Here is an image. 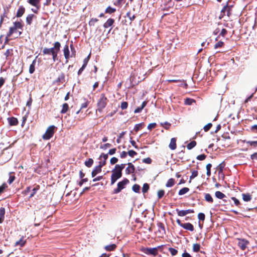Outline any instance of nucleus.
<instances>
[{
	"instance_id": "e2e57ef3",
	"label": "nucleus",
	"mask_w": 257,
	"mask_h": 257,
	"mask_svg": "<svg viewBox=\"0 0 257 257\" xmlns=\"http://www.w3.org/2000/svg\"><path fill=\"white\" fill-rule=\"evenodd\" d=\"M127 107V103L126 102H122L121 104V108L122 109H125Z\"/></svg>"
},
{
	"instance_id": "8fccbe9b",
	"label": "nucleus",
	"mask_w": 257,
	"mask_h": 257,
	"mask_svg": "<svg viewBox=\"0 0 257 257\" xmlns=\"http://www.w3.org/2000/svg\"><path fill=\"white\" fill-rule=\"evenodd\" d=\"M164 193H165V192H164V190H159L158 192V198L159 199L162 198L164 196Z\"/></svg>"
},
{
	"instance_id": "bb28decb",
	"label": "nucleus",
	"mask_w": 257,
	"mask_h": 257,
	"mask_svg": "<svg viewBox=\"0 0 257 257\" xmlns=\"http://www.w3.org/2000/svg\"><path fill=\"white\" fill-rule=\"evenodd\" d=\"M201 246L198 243H194L193 245V251L194 252H198L200 250Z\"/></svg>"
},
{
	"instance_id": "2f4dec72",
	"label": "nucleus",
	"mask_w": 257,
	"mask_h": 257,
	"mask_svg": "<svg viewBox=\"0 0 257 257\" xmlns=\"http://www.w3.org/2000/svg\"><path fill=\"white\" fill-rule=\"evenodd\" d=\"M196 145V143L195 141H192L187 145V148L188 150H191Z\"/></svg>"
},
{
	"instance_id": "de8ad7c7",
	"label": "nucleus",
	"mask_w": 257,
	"mask_h": 257,
	"mask_svg": "<svg viewBox=\"0 0 257 257\" xmlns=\"http://www.w3.org/2000/svg\"><path fill=\"white\" fill-rule=\"evenodd\" d=\"M194 102V100L193 99H190V98H187L185 100V103L186 104H187V105H191L192 104V103Z\"/></svg>"
},
{
	"instance_id": "9d476101",
	"label": "nucleus",
	"mask_w": 257,
	"mask_h": 257,
	"mask_svg": "<svg viewBox=\"0 0 257 257\" xmlns=\"http://www.w3.org/2000/svg\"><path fill=\"white\" fill-rule=\"evenodd\" d=\"M169 148L172 150H174L176 148V139L175 138H172L170 144L169 145Z\"/></svg>"
},
{
	"instance_id": "ddd939ff",
	"label": "nucleus",
	"mask_w": 257,
	"mask_h": 257,
	"mask_svg": "<svg viewBox=\"0 0 257 257\" xmlns=\"http://www.w3.org/2000/svg\"><path fill=\"white\" fill-rule=\"evenodd\" d=\"M25 11V8L23 6H21L19 7L17 13V17H21L24 14Z\"/></svg>"
},
{
	"instance_id": "f3484780",
	"label": "nucleus",
	"mask_w": 257,
	"mask_h": 257,
	"mask_svg": "<svg viewBox=\"0 0 257 257\" xmlns=\"http://www.w3.org/2000/svg\"><path fill=\"white\" fill-rule=\"evenodd\" d=\"M5 214V209L3 207L0 208V223H2L4 219Z\"/></svg>"
},
{
	"instance_id": "f8f14e48",
	"label": "nucleus",
	"mask_w": 257,
	"mask_h": 257,
	"mask_svg": "<svg viewBox=\"0 0 257 257\" xmlns=\"http://www.w3.org/2000/svg\"><path fill=\"white\" fill-rule=\"evenodd\" d=\"M64 55L65 59H66V62H68V59L69 58V50L68 45H65L64 48Z\"/></svg>"
},
{
	"instance_id": "a18cd8bd",
	"label": "nucleus",
	"mask_w": 257,
	"mask_h": 257,
	"mask_svg": "<svg viewBox=\"0 0 257 257\" xmlns=\"http://www.w3.org/2000/svg\"><path fill=\"white\" fill-rule=\"evenodd\" d=\"M126 16L129 18L131 22H132L136 18L135 15L131 16L130 12H127Z\"/></svg>"
},
{
	"instance_id": "5701e85b",
	"label": "nucleus",
	"mask_w": 257,
	"mask_h": 257,
	"mask_svg": "<svg viewBox=\"0 0 257 257\" xmlns=\"http://www.w3.org/2000/svg\"><path fill=\"white\" fill-rule=\"evenodd\" d=\"M116 246L115 244H112L106 245L104 248L107 251H112L116 248Z\"/></svg>"
},
{
	"instance_id": "a19ab883",
	"label": "nucleus",
	"mask_w": 257,
	"mask_h": 257,
	"mask_svg": "<svg viewBox=\"0 0 257 257\" xmlns=\"http://www.w3.org/2000/svg\"><path fill=\"white\" fill-rule=\"evenodd\" d=\"M16 29L14 27H12L10 28L9 32L8 34V36L10 37L12 35L15 31H16Z\"/></svg>"
},
{
	"instance_id": "a878e982",
	"label": "nucleus",
	"mask_w": 257,
	"mask_h": 257,
	"mask_svg": "<svg viewBox=\"0 0 257 257\" xmlns=\"http://www.w3.org/2000/svg\"><path fill=\"white\" fill-rule=\"evenodd\" d=\"M215 195L216 198L220 199H223L225 196V195L220 191H216L215 193Z\"/></svg>"
},
{
	"instance_id": "0eeeda50",
	"label": "nucleus",
	"mask_w": 257,
	"mask_h": 257,
	"mask_svg": "<svg viewBox=\"0 0 257 257\" xmlns=\"http://www.w3.org/2000/svg\"><path fill=\"white\" fill-rule=\"evenodd\" d=\"M178 215L180 216H184L188 214L194 212V211L191 209H188L186 210H179L178 209H176Z\"/></svg>"
},
{
	"instance_id": "338daca9",
	"label": "nucleus",
	"mask_w": 257,
	"mask_h": 257,
	"mask_svg": "<svg viewBox=\"0 0 257 257\" xmlns=\"http://www.w3.org/2000/svg\"><path fill=\"white\" fill-rule=\"evenodd\" d=\"M231 199L233 201L234 204L236 206H238L239 204V200L237 199H236V198L233 197H231Z\"/></svg>"
},
{
	"instance_id": "f257e3e1",
	"label": "nucleus",
	"mask_w": 257,
	"mask_h": 257,
	"mask_svg": "<svg viewBox=\"0 0 257 257\" xmlns=\"http://www.w3.org/2000/svg\"><path fill=\"white\" fill-rule=\"evenodd\" d=\"M107 103V98L104 94H101L100 97L97 102V110L101 112L102 110L105 107Z\"/></svg>"
},
{
	"instance_id": "09e8293b",
	"label": "nucleus",
	"mask_w": 257,
	"mask_h": 257,
	"mask_svg": "<svg viewBox=\"0 0 257 257\" xmlns=\"http://www.w3.org/2000/svg\"><path fill=\"white\" fill-rule=\"evenodd\" d=\"M7 187V185L6 184V183H4L1 186H0V194H2L4 190Z\"/></svg>"
},
{
	"instance_id": "1a4fd4ad",
	"label": "nucleus",
	"mask_w": 257,
	"mask_h": 257,
	"mask_svg": "<svg viewBox=\"0 0 257 257\" xmlns=\"http://www.w3.org/2000/svg\"><path fill=\"white\" fill-rule=\"evenodd\" d=\"M135 171V167L131 163H128V167L125 169L126 173L127 174H132Z\"/></svg>"
},
{
	"instance_id": "412c9836",
	"label": "nucleus",
	"mask_w": 257,
	"mask_h": 257,
	"mask_svg": "<svg viewBox=\"0 0 257 257\" xmlns=\"http://www.w3.org/2000/svg\"><path fill=\"white\" fill-rule=\"evenodd\" d=\"M35 64H36V60H34L33 62H32V63L30 65V67H29V73L30 74H32L34 73V72L35 71Z\"/></svg>"
},
{
	"instance_id": "4be33fe9",
	"label": "nucleus",
	"mask_w": 257,
	"mask_h": 257,
	"mask_svg": "<svg viewBox=\"0 0 257 257\" xmlns=\"http://www.w3.org/2000/svg\"><path fill=\"white\" fill-rule=\"evenodd\" d=\"M242 196L243 200L246 202L249 201L251 199V195L249 194H242Z\"/></svg>"
},
{
	"instance_id": "603ef678",
	"label": "nucleus",
	"mask_w": 257,
	"mask_h": 257,
	"mask_svg": "<svg viewBox=\"0 0 257 257\" xmlns=\"http://www.w3.org/2000/svg\"><path fill=\"white\" fill-rule=\"evenodd\" d=\"M143 162L146 164H151L152 162V160L150 158H145L143 160Z\"/></svg>"
},
{
	"instance_id": "393cba45",
	"label": "nucleus",
	"mask_w": 257,
	"mask_h": 257,
	"mask_svg": "<svg viewBox=\"0 0 257 257\" xmlns=\"http://www.w3.org/2000/svg\"><path fill=\"white\" fill-rule=\"evenodd\" d=\"M108 158V155L105 154H102L99 158V159L100 160L99 162H105V164L106 163V160H107Z\"/></svg>"
},
{
	"instance_id": "dca6fc26",
	"label": "nucleus",
	"mask_w": 257,
	"mask_h": 257,
	"mask_svg": "<svg viewBox=\"0 0 257 257\" xmlns=\"http://www.w3.org/2000/svg\"><path fill=\"white\" fill-rule=\"evenodd\" d=\"M147 102L146 101H144L142 104H141V106L140 107H137L134 111V112L136 113L140 112L145 107L146 105Z\"/></svg>"
},
{
	"instance_id": "052dcab7",
	"label": "nucleus",
	"mask_w": 257,
	"mask_h": 257,
	"mask_svg": "<svg viewBox=\"0 0 257 257\" xmlns=\"http://www.w3.org/2000/svg\"><path fill=\"white\" fill-rule=\"evenodd\" d=\"M228 8L227 7V6H225L224 7L223 9L221 11V13H225V11H227V16H229V10H228Z\"/></svg>"
},
{
	"instance_id": "20e7f679",
	"label": "nucleus",
	"mask_w": 257,
	"mask_h": 257,
	"mask_svg": "<svg viewBox=\"0 0 257 257\" xmlns=\"http://www.w3.org/2000/svg\"><path fill=\"white\" fill-rule=\"evenodd\" d=\"M112 173L111 176V185H113L116 181L120 178L122 176V173L118 172L114 169L112 171Z\"/></svg>"
},
{
	"instance_id": "cd10ccee",
	"label": "nucleus",
	"mask_w": 257,
	"mask_h": 257,
	"mask_svg": "<svg viewBox=\"0 0 257 257\" xmlns=\"http://www.w3.org/2000/svg\"><path fill=\"white\" fill-rule=\"evenodd\" d=\"M25 242L26 241L21 238L19 241H17L15 242V246H20V247H22L25 244Z\"/></svg>"
},
{
	"instance_id": "37998d69",
	"label": "nucleus",
	"mask_w": 257,
	"mask_h": 257,
	"mask_svg": "<svg viewBox=\"0 0 257 257\" xmlns=\"http://www.w3.org/2000/svg\"><path fill=\"white\" fill-rule=\"evenodd\" d=\"M225 167V163L224 162L220 163L217 167L218 169L219 170V172H222L223 169Z\"/></svg>"
},
{
	"instance_id": "6e6d98bb",
	"label": "nucleus",
	"mask_w": 257,
	"mask_h": 257,
	"mask_svg": "<svg viewBox=\"0 0 257 257\" xmlns=\"http://www.w3.org/2000/svg\"><path fill=\"white\" fill-rule=\"evenodd\" d=\"M198 217L199 220H204L205 219V215L203 213H199L198 215Z\"/></svg>"
},
{
	"instance_id": "3c124183",
	"label": "nucleus",
	"mask_w": 257,
	"mask_h": 257,
	"mask_svg": "<svg viewBox=\"0 0 257 257\" xmlns=\"http://www.w3.org/2000/svg\"><path fill=\"white\" fill-rule=\"evenodd\" d=\"M34 8H32L31 9L32 11L34 13H38V10L40 8V5L39 4V5H37V6H34Z\"/></svg>"
},
{
	"instance_id": "e433bc0d",
	"label": "nucleus",
	"mask_w": 257,
	"mask_h": 257,
	"mask_svg": "<svg viewBox=\"0 0 257 257\" xmlns=\"http://www.w3.org/2000/svg\"><path fill=\"white\" fill-rule=\"evenodd\" d=\"M133 190L136 193H139L140 190V186L138 184H135L132 187Z\"/></svg>"
},
{
	"instance_id": "ea45409f",
	"label": "nucleus",
	"mask_w": 257,
	"mask_h": 257,
	"mask_svg": "<svg viewBox=\"0 0 257 257\" xmlns=\"http://www.w3.org/2000/svg\"><path fill=\"white\" fill-rule=\"evenodd\" d=\"M198 175V172L197 171L194 170L192 172V174L190 177V182L191 180L197 177Z\"/></svg>"
},
{
	"instance_id": "7ed1b4c3",
	"label": "nucleus",
	"mask_w": 257,
	"mask_h": 257,
	"mask_svg": "<svg viewBox=\"0 0 257 257\" xmlns=\"http://www.w3.org/2000/svg\"><path fill=\"white\" fill-rule=\"evenodd\" d=\"M55 128V126L54 125H51L49 126L45 134L43 136V138L44 140H49L53 136L54 133V130Z\"/></svg>"
},
{
	"instance_id": "13d9d810",
	"label": "nucleus",
	"mask_w": 257,
	"mask_h": 257,
	"mask_svg": "<svg viewBox=\"0 0 257 257\" xmlns=\"http://www.w3.org/2000/svg\"><path fill=\"white\" fill-rule=\"evenodd\" d=\"M43 53L45 55H46V54H48V55L51 54V53L50 52V51L49 49V48H45L43 49Z\"/></svg>"
},
{
	"instance_id": "2eb2a0df",
	"label": "nucleus",
	"mask_w": 257,
	"mask_h": 257,
	"mask_svg": "<svg viewBox=\"0 0 257 257\" xmlns=\"http://www.w3.org/2000/svg\"><path fill=\"white\" fill-rule=\"evenodd\" d=\"M146 253L147 254L156 255L157 253V249L156 248H147Z\"/></svg>"
},
{
	"instance_id": "864d4df0",
	"label": "nucleus",
	"mask_w": 257,
	"mask_h": 257,
	"mask_svg": "<svg viewBox=\"0 0 257 257\" xmlns=\"http://www.w3.org/2000/svg\"><path fill=\"white\" fill-rule=\"evenodd\" d=\"M156 123H150L148 125V130H151L152 129L155 128L156 126Z\"/></svg>"
},
{
	"instance_id": "9b49d317",
	"label": "nucleus",
	"mask_w": 257,
	"mask_h": 257,
	"mask_svg": "<svg viewBox=\"0 0 257 257\" xmlns=\"http://www.w3.org/2000/svg\"><path fill=\"white\" fill-rule=\"evenodd\" d=\"M182 227L191 231H193L194 230L193 225L190 223H184Z\"/></svg>"
},
{
	"instance_id": "7c9ffc66",
	"label": "nucleus",
	"mask_w": 257,
	"mask_h": 257,
	"mask_svg": "<svg viewBox=\"0 0 257 257\" xmlns=\"http://www.w3.org/2000/svg\"><path fill=\"white\" fill-rule=\"evenodd\" d=\"M68 105L67 103H64L62 105V110H61V112L62 113H65L67 112V111L68 110Z\"/></svg>"
},
{
	"instance_id": "bf43d9fd",
	"label": "nucleus",
	"mask_w": 257,
	"mask_h": 257,
	"mask_svg": "<svg viewBox=\"0 0 257 257\" xmlns=\"http://www.w3.org/2000/svg\"><path fill=\"white\" fill-rule=\"evenodd\" d=\"M246 143L249 144L251 146L255 147L257 145V141H247V142H246Z\"/></svg>"
},
{
	"instance_id": "58836bf2",
	"label": "nucleus",
	"mask_w": 257,
	"mask_h": 257,
	"mask_svg": "<svg viewBox=\"0 0 257 257\" xmlns=\"http://www.w3.org/2000/svg\"><path fill=\"white\" fill-rule=\"evenodd\" d=\"M149 189V185L147 183H145L143 186L142 192L144 193H145L146 192H147L148 191Z\"/></svg>"
},
{
	"instance_id": "6e6552de",
	"label": "nucleus",
	"mask_w": 257,
	"mask_h": 257,
	"mask_svg": "<svg viewBox=\"0 0 257 257\" xmlns=\"http://www.w3.org/2000/svg\"><path fill=\"white\" fill-rule=\"evenodd\" d=\"M61 45L59 42H56L54 43V46L53 48H49L50 51V52L52 54L54 52H58L60 50Z\"/></svg>"
},
{
	"instance_id": "0e129e2a",
	"label": "nucleus",
	"mask_w": 257,
	"mask_h": 257,
	"mask_svg": "<svg viewBox=\"0 0 257 257\" xmlns=\"http://www.w3.org/2000/svg\"><path fill=\"white\" fill-rule=\"evenodd\" d=\"M142 125V123L136 124L134 128L135 131L136 132L138 131L140 129Z\"/></svg>"
},
{
	"instance_id": "49530a36",
	"label": "nucleus",
	"mask_w": 257,
	"mask_h": 257,
	"mask_svg": "<svg viewBox=\"0 0 257 257\" xmlns=\"http://www.w3.org/2000/svg\"><path fill=\"white\" fill-rule=\"evenodd\" d=\"M224 44V43L222 41H219L214 45V48L217 49L218 48L222 47Z\"/></svg>"
},
{
	"instance_id": "79ce46f5",
	"label": "nucleus",
	"mask_w": 257,
	"mask_h": 257,
	"mask_svg": "<svg viewBox=\"0 0 257 257\" xmlns=\"http://www.w3.org/2000/svg\"><path fill=\"white\" fill-rule=\"evenodd\" d=\"M169 250L172 255H175L178 252L177 250H176V249H175L174 248H172V247H170L169 248Z\"/></svg>"
},
{
	"instance_id": "c03bdc74",
	"label": "nucleus",
	"mask_w": 257,
	"mask_h": 257,
	"mask_svg": "<svg viewBox=\"0 0 257 257\" xmlns=\"http://www.w3.org/2000/svg\"><path fill=\"white\" fill-rule=\"evenodd\" d=\"M212 125V124L211 123H209L205 125L203 127L204 131L207 132L208 131H209L210 128L211 127Z\"/></svg>"
},
{
	"instance_id": "39448f33",
	"label": "nucleus",
	"mask_w": 257,
	"mask_h": 257,
	"mask_svg": "<svg viewBox=\"0 0 257 257\" xmlns=\"http://www.w3.org/2000/svg\"><path fill=\"white\" fill-rule=\"evenodd\" d=\"M105 165V162H99V165L96 166L93 170L92 171V177H95L97 174L100 173L101 171V168Z\"/></svg>"
},
{
	"instance_id": "6ab92c4d",
	"label": "nucleus",
	"mask_w": 257,
	"mask_h": 257,
	"mask_svg": "<svg viewBox=\"0 0 257 257\" xmlns=\"http://www.w3.org/2000/svg\"><path fill=\"white\" fill-rule=\"evenodd\" d=\"M124 167H125L124 164H122L121 165H116L115 166L114 170H115L116 171H117L118 172L122 173L121 172L122 170L123 169Z\"/></svg>"
},
{
	"instance_id": "f03ea898",
	"label": "nucleus",
	"mask_w": 257,
	"mask_h": 257,
	"mask_svg": "<svg viewBox=\"0 0 257 257\" xmlns=\"http://www.w3.org/2000/svg\"><path fill=\"white\" fill-rule=\"evenodd\" d=\"M129 181L127 179H124L122 181L119 182L117 184V187L113 190V193L117 194L121 191L122 189L124 188L125 186L128 183Z\"/></svg>"
},
{
	"instance_id": "5fc2aeb1",
	"label": "nucleus",
	"mask_w": 257,
	"mask_h": 257,
	"mask_svg": "<svg viewBox=\"0 0 257 257\" xmlns=\"http://www.w3.org/2000/svg\"><path fill=\"white\" fill-rule=\"evenodd\" d=\"M128 155L132 157H133L134 156L136 155L137 153L133 151V150H130L127 153Z\"/></svg>"
},
{
	"instance_id": "4468645a",
	"label": "nucleus",
	"mask_w": 257,
	"mask_h": 257,
	"mask_svg": "<svg viewBox=\"0 0 257 257\" xmlns=\"http://www.w3.org/2000/svg\"><path fill=\"white\" fill-rule=\"evenodd\" d=\"M114 23V20L112 19H109L107 20V21L104 24V27L105 28H107L112 25Z\"/></svg>"
},
{
	"instance_id": "774afa93",
	"label": "nucleus",
	"mask_w": 257,
	"mask_h": 257,
	"mask_svg": "<svg viewBox=\"0 0 257 257\" xmlns=\"http://www.w3.org/2000/svg\"><path fill=\"white\" fill-rule=\"evenodd\" d=\"M182 257H192L191 255L188 252H185L182 254Z\"/></svg>"
},
{
	"instance_id": "423d86ee",
	"label": "nucleus",
	"mask_w": 257,
	"mask_h": 257,
	"mask_svg": "<svg viewBox=\"0 0 257 257\" xmlns=\"http://www.w3.org/2000/svg\"><path fill=\"white\" fill-rule=\"evenodd\" d=\"M237 240H238V242H237L238 245L242 250H244L246 248V247H247V245H248V244L249 243L248 241L245 239L238 238Z\"/></svg>"
},
{
	"instance_id": "f704fd0d",
	"label": "nucleus",
	"mask_w": 257,
	"mask_h": 257,
	"mask_svg": "<svg viewBox=\"0 0 257 257\" xmlns=\"http://www.w3.org/2000/svg\"><path fill=\"white\" fill-rule=\"evenodd\" d=\"M116 11L115 9L112 8L110 7H108L105 10V13L108 14H112Z\"/></svg>"
},
{
	"instance_id": "680f3d73",
	"label": "nucleus",
	"mask_w": 257,
	"mask_h": 257,
	"mask_svg": "<svg viewBox=\"0 0 257 257\" xmlns=\"http://www.w3.org/2000/svg\"><path fill=\"white\" fill-rule=\"evenodd\" d=\"M118 161V159L115 157H113L110 159V162L111 164H114Z\"/></svg>"
},
{
	"instance_id": "a211bd4d",
	"label": "nucleus",
	"mask_w": 257,
	"mask_h": 257,
	"mask_svg": "<svg viewBox=\"0 0 257 257\" xmlns=\"http://www.w3.org/2000/svg\"><path fill=\"white\" fill-rule=\"evenodd\" d=\"M35 17V15L33 14L29 15L26 18V22L27 23L30 25L32 24L33 18Z\"/></svg>"
},
{
	"instance_id": "c9c22d12",
	"label": "nucleus",
	"mask_w": 257,
	"mask_h": 257,
	"mask_svg": "<svg viewBox=\"0 0 257 257\" xmlns=\"http://www.w3.org/2000/svg\"><path fill=\"white\" fill-rule=\"evenodd\" d=\"M93 163V160L92 159H89L87 161H85V165L87 167H90Z\"/></svg>"
},
{
	"instance_id": "aec40b11",
	"label": "nucleus",
	"mask_w": 257,
	"mask_h": 257,
	"mask_svg": "<svg viewBox=\"0 0 257 257\" xmlns=\"http://www.w3.org/2000/svg\"><path fill=\"white\" fill-rule=\"evenodd\" d=\"M205 200L209 202V203H212L213 201V199L212 197V196H211V195L209 193H206L205 194Z\"/></svg>"
},
{
	"instance_id": "4c0bfd02",
	"label": "nucleus",
	"mask_w": 257,
	"mask_h": 257,
	"mask_svg": "<svg viewBox=\"0 0 257 257\" xmlns=\"http://www.w3.org/2000/svg\"><path fill=\"white\" fill-rule=\"evenodd\" d=\"M211 164H208L206 165V170H207V173L206 174L208 176H210L211 175Z\"/></svg>"
},
{
	"instance_id": "72a5a7b5",
	"label": "nucleus",
	"mask_w": 257,
	"mask_h": 257,
	"mask_svg": "<svg viewBox=\"0 0 257 257\" xmlns=\"http://www.w3.org/2000/svg\"><path fill=\"white\" fill-rule=\"evenodd\" d=\"M15 177L13 175V173L10 172L9 174V179L8 180V182L9 184H11L15 180Z\"/></svg>"
},
{
	"instance_id": "4d7b16f0",
	"label": "nucleus",
	"mask_w": 257,
	"mask_h": 257,
	"mask_svg": "<svg viewBox=\"0 0 257 257\" xmlns=\"http://www.w3.org/2000/svg\"><path fill=\"white\" fill-rule=\"evenodd\" d=\"M206 158V156L204 154H202L197 157V159L198 160L202 161L204 160Z\"/></svg>"
},
{
	"instance_id": "c85d7f7f",
	"label": "nucleus",
	"mask_w": 257,
	"mask_h": 257,
	"mask_svg": "<svg viewBox=\"0 0 257 257\" xmlns=\"http://www.w3.org/2000/svg\"><path fill=\"white\" fill-rule=\"evenodd\" d=\"M189 189L188 188L184 187L181 189L179 192V195H183L186 193H187L189 191Z\"/></svg>"
},
{
	"instance_id": "b1692460",
	"label": "nucleus",
	"mask_w": 257,
	"mask_h": 257,
	"mask_svg": "<svg viewBox=\"0 0 257 257\" xmlns=\"http://www.w3.org/2000/svg\"><path fill=\"white\" fill-rule=\"evenodd\" d=\"M41 0H28V3L33 6H37L40 3Z\"/></svg>"
},
{
	"instance_id": "c756f323",
	"label": "nucleus",
	"mask_w": 257,
	"mask_h": 257,
	"mask_svg": "<svg viewBox=\"0 0 257 257\" xmlns=\"http://www.w3.org/2000/svg\"><path fill=\"white\" fill-rule=\"evenodd\" d=\"M174 184V180L172 178L171 179H170L168 180V181H167L166 184V187H171L172 186H173Z\"/></svg>"
},
{
	"instance_id": "473e14b6",
	"label": "nucleus",
	"mask_w": 257,
	"mask_h": 257,
	"mask_svg": "<svg viewBox=\"0 0 257 257\" xmlns=\"http://www.w3.org/2000/svg\"><path fill=\"white\" fill-rule=\"evenodd\" d=\"M14 27L16 29H21L23 28V25L20 22H16L14 23Z\"/></svg>"
},
{
	"instance_id": "69168bd1",
	"label": "nucleus",
	"mask_w": 257,
	"mask_h": 257,
	"mask_svg": "<svg viewBox=\"0 0 257 257\" xmlns=\"http://www.w3.org/2000/svg\"><path fill=\"white\" fill-rule=\"evenodd\" d=\"M161 125L163 126L166 129L168 130L169 128L170 124L167 122H165L164 123H161Z\"/></svg>"
}]
</instances>
